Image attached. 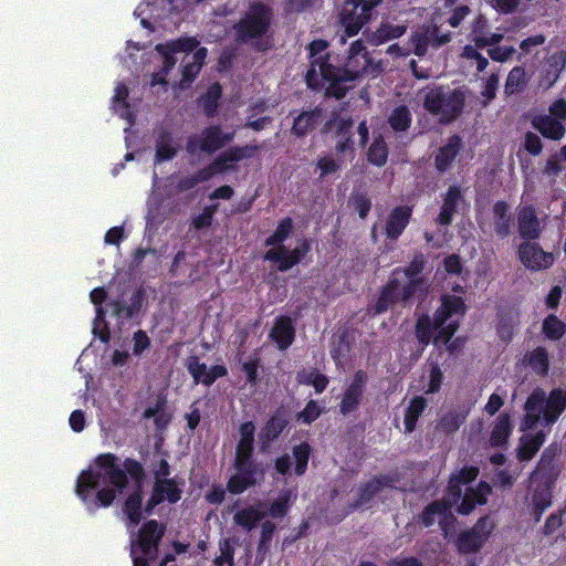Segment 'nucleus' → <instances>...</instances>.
<instances>
[{
  "label": "nucleus",
  "instance_id": "1",
  "mask_svg": "<svg viewBox=\"0 0 566 566\" xmlns=\"http://www.w3.org/2000/svg\"><path fill=\"white\" fill-rule=\"evenodd\" d=\"M313 64L318 65L322 80L327 82L325 96L337 101L344 98L353 88V85L347 83H353L365 75H378L382 71L381 62L373 60L360 39L349 45L343 63H335L331 56H327L314 61Z\"/></svg>",
  "mask_w": 566,
  "mask_h": 566
},
{
  "label": "nucleus",
  "instance_id": "2",
  "mask_svg": "<svg viewBox=\"0 0 566 566\" xmlns=\"http://www.w3.org/2000/svg\"><path fill=\"white\" fill-rule=\"evenodd\" d=\"M426 265L427 256L422 252H416L406 266L395 268L370 312L374 315L382 314L394 304L406 305L418 292H424L427 281L421 274Z\"/></svg>",
  "mask_w": 566,
  "mask_h": 566
},
{
  "label": "nucleus",
  "instance_id": "3",
  "mask_svg": "<svg viewBox=\"0 0 566 566\" xmlns=\"http://www.w3.org/2000/svg\"><path fill=\"white\" fill-rule=\"evenodd\" d=\"M117 461L118 458L111 452L101 453L94 460L101 470L106 471L105 478L113 489L122 493L129 484L128 478L132 479L133 485L145 483L146 470L142 462L134 458H126L120 468Z\"/></svg>",
  "mask_w": 566,
  "mask_h": 566
},
{
  "label": "nucleus",
  "instance_id": "4",
  "mask_svg": "<svg viewBox=\"0 0 566 566\" xmlns=\"http://www.w3.org/2000/svg\"><path fill=\"white\" fill-rule=\"evenodd\" d=\"M272 9L263 3L255 2L250 6L249 11L233 27L237 38L242 43L255 40L253 48L258 52L269 49V45L261 39L271 27Z\"/></svg>",
  "mask_w": 566,
  "mask_h": 566
},
{
  "label": "nucleus",
  "instance_id": "5",
  "mask_svg": "<svg viewBox=\"0 0 566 566\" xmlns=\"http://www.w3.org/2000/svg\"><path fill=\"white\" fill-rule=\"evenodd\" d=\"M465 94L461 88L450 90L446 86L430 88L423 97L422 106L432 116H438L439 123L450 124L463 112Z\"/></svg>",
  "mask_w": 566,
  "mask_h": 566
},
{
  "label": "nucleus",
  "instance_id": "6",
  "mask_svg": "<svg viewBox=\"0 0 566 566\" xmlns=\"http://www.w3.org/2000/svg\"><path fill=\"white\" fill-rule=\"evenodd\" d=\"M165 532L166 526L157 520H148L142 525L137 538L130 545L133 566H149L158 558L159 544Z\"/></svg>",
  "mask_w": 566,
  "mask_h": 566
},
{
  "label": "nucleus",
  "instance_id": "7",
  "mask_svg": "<svg viewBox=\"0 0 566 566\" xmlns=\"http://www.w3.org/2000/svg\"><path fill=\"white\" fill-rule=\"evenodd\" d=\"M233 467L235 473L227 482V490L231 494H242L248 489L255 486L258 479L264 475V469L254 458V454H234Z\"/></svg>",
  "mask_w": 566,
  "mask_h": 566
},
{
  "label": "nucleus",
  "instance_id": "8",
  "mask_svg": "<svg viewBox=\"0 0 566 566\" xmlns=\"http://www.w3.org/2000/svg\"><path fill=\"white\" fill-rule=\"evenodd\" d=\"M354 119L352 116H340L338 112H332L324 122L321 133L331 135L336 139L335 151L337 155L355 154Z\"/></svg>",
  "mask_w": 566,
  "mask_h": 566
},
{
  "label": "nucleus",
  "instance_id": "9",
  "mask_svg": "<svg viewBox=\"0 0 566 566\" xmlns=\"http://www.w3.org/2000/svg\"><path fill=\"white\" fill-rule=\"evenodd\" d=\"M494 530V524L489 515L480 517L475 524L462 531L454 541L459 554H476L484 546Z\"/></svg>",
  "mask_w": 566,
  "mask_h": 566
},
{
  "label": "nucleus",
  "instance_id": "10",
  "mask_svg": "<svg viewBox=\"0 0 566 566\" xmlns=\"http://www.w3.org/2000/svg\"><path fill=\"white\" fill-rule=\"evenodd\" d=\"M234 136V132L224 133L220 125H210L201 132L199 138L190 136L186 148L189 154H195L197 149L202 153L213 154L232 142Z\"/></svg>",
  "mask_w": 566,
  "mask_h": 566
},
{
  "label": "nucleus",
  "instance_id": "11",
  "mask_svg": "<svg viewBox=\"0 0 566 566\" xmlns=\"http://www.w3.org/2000/svg\"><path fill=\"white\" fill-rule=\"evenodd\" d=\"M182 486L184 482L179 481L176 476L154 481L150 496L144 506L145 514L151 515L154 510L164 502L169 504L178 503L182 497Z\"/></svg>",
  "mask_w": 566,
  "mask_h": 566
},
{
  "label": "nucleus",
  "instance_id": "12",
  "mask_svg": "<svg viewBox=\"0 0 566 566\" xmlns=\"http://www.w3.org/2000/svg\"><path fill=\"white\" fill-rule=\"evenodd\" d=\"M373 4H361L355 0H345L339 11V23L347 36L358 34L361 28L373 18Z\"/></svg>",
  "mask_w": 566,
  "mask_h": 566
},
{
  "label": "nucleus",
  "instance_id": "13",
  "mask_svg": "<svg viewBox=\"0 0 566 566\" xmlns=\"http://www.w3.org/2000/svg\"><path fill=\"white\" fill-rule=\"evenodd\" d=\"M260 149L258 145H244L233 146L218 155L206 169L212 172V177L216 174H224L228 171L237 170V163L243 159L252 158L255 153Z\"/></svg>",
  "mask_w": 566,
  "mask_h": 566
},
{
  "label": "nucleus",
  "instance_id": "14",
  "mask_svg": "<svg viewBox=\"0 0 566 566\" xmlns=\"http://www.w3.org/2000/svg\"><path fill=\"white\" fill-rule=\"evenodd\" d=\"M368 382V375L365 370L355 371L352 381L345 387L342 399L338 403L339 413L348 416L355 412L363 402Z\"/></svg>",
  "mask_w": 566,
  "mask_h": 566
},
{
  "label": "nucleus",
  "instance_id": "15",
  "mask_svg": "<svg viewBox=\"0 0 566 566\" xmlns=\"http://www.w3.org/2000/svg\"><path fill=\"white\" fill-rule=\"evenodd\" d=\"M521 263L531 271H541L551 268L554 263V255L544 251L534 241L522 242L517 248Z\"/></svg>",
  "mask_w": 566,
  "mask_h": 566
},
{
  "label": "nucleus",
  "instance_id": "16",
  "mask_svg": "<svg viewBox=\"0 0 566 566\" xmlns=\"http://www.w3.org/2000/svg\"><path fill=\"white\" fill-rule=\"evenodd\" d=\"M559 451L560 449L557 443H552L544 449L536 465V470L533 472V476L536 482L555 486L560 473V469L557 464Z\"/></svg>",
  "mask_w": 566,
  "mask_h": 566
},
{
  "label": "nucleus",
  "instance_id": "17",
  "mask_svg": "<svg viewBox=\"0 0 566 566\" xmlns=\"http://www.w3.org/2000/svg\"><path fill=\"white\" fill-rule=\"evenodd\" d=\"M185 367L193 379L196 385L202 384L210 387L218 378L228 375V369L223 365H212L210 368L205 363H201L199 357L191 355L186 358Z\"/></svg>",
  "mask_w": 566,
  "mask_h": 566
},
{
  "label": "nucleus",
  "instance_id": "18",
  "mask_svg": "<svg viewBox=\"0 0 566 566\" xmlns=\"http://www.w3.org/2000/svg\"><path fill=\"white\" fill-rule=\"evenodd\" d=\"M397 481L398 479L394 474L374 475L367 482L359 485L357 499L350 504V507L357 510L369 504L385 488H395Z\"/></svg>",
  "mask_w": 566,
  "mask_h": 566
},
{
  "label": "nucleus",
  "instance_id": "19",
  "mask_svg": "<svg viewBox=\"0 0 566 566\" xmlns=\"http://www.w3.org/2000/svg\"><path fill=\"white\" fill-rule=\"evenodd\" d=\"M324 117L325 108L321 105L307 111H302L293 119L291 134L296 138H304L322 124Z\"/></svg>",
  "mask_w": 566,
  "mask_h": 566
},
{
  "label": "nucleus",
  "instance_id": "20",
  "mask_svg": "<svg viewBox=\"0 0 566 566\" xmlns=\"http://www.w3.org/2000/svg\"><path fill=\"white\" fill-rule=\"evenodd\" d=\"M517 229L524 242L539 239L542 227L534 206L526 205L518 210Z\"/></svg>",
  "mask_w": 566,
  "mask_h": 566
},
{
  "label": "nucleus",
  "instance_id": "21",
  "mask_svg": "<svg viewBox=\"0 0 566 566\" xmlns=\"http://www.w3.org/2000/svg\"><path fill=\"white\" fill-rule=\"evenodd\" d=\"M555 486L536 482L532 490L527 510L535 523L542 520L544 512L553 504V490Z\"/></svg>",
  "mask_w": 566,
  "mask_h": 566
},
{
  "label": "nucleus",
  "instance_id": "22",
  "mask_svg": "<svg viewBox=\"0 0 566 566\" xmlns=\"http://www.w3.org/2000/svg\"><path fill=\"white\" fill-rule=\"evenodd\" d=\"M412 217V207L397 206L390 210L385 223L387 239L396 241L403 233Z\"/></svg>",
  "mask_w": 566,
  "mask_h": 566
},
{
  "label": "nucleus",
  "instance_id": "23",
  "mask_svg": "<svg viewBox=\"0 0 566 566\" xmlns=\"http://www.w3.org/2000/svg\"><path fill=\"white\" fill-rule=\"evenodd\" d=\"M464 203V196L462 189L458 185H452L448 188L442 198V206L436 219L437 223L448 227L452 223L453 216L458 212L459 207Z\"/></svg>",
  "mask_w": 566,
  "mask_h": 566
},
{
  "label": "nucleus",
  "instance_id": "24",
  "mask_svg": "<svg viewBox=\"0 0 566 566\" xmlns=\"http://www.w3.org/2000/svg\"><path fill=\"white\" fill-rule=\"evenodd\" d=\"M289 426V420L280 411L276 410L264 423L259 432V448L262 452L268 451L271 443L277 440L282 432Z\"/></svg>",
  "mask_w": 566,
  "mask_h": 566
},
{
  "label": "nucleus",
  "instance_id": "25",
  "mask_svg": "<svg viewBox=\"0 0 566 566\" xmlns=\"http://www.w3.org/2000/svg\"><path fill=\"white\" fill-rule=\"evenodd\" d=\"M144 483L133 485L132 492L126 496L123 503V513L127 518V526L135 527L144 518Z\"/></svg>",
  "mask_w": 566,
  "mask_h": 566
},
{
  "label": "nucleus",
  "instance_id": "26",
  "mask_svg": "<svg viewBox=\"0 0 566 566\" xmlns=\"http://www.w3.org/2000/svg\"><path fill=\"white\" fill-rule=\"evenodd\" d=\"M462 138L458 134H453L439 148L434 156V167L440 174L448 171L452 167V164L462 150Z\"/></svg>",
  "mask_w": 566,
  "mask_h": 566
},
{
  "label": "nucleus",
  "instance_id": "27",
  "mask_svg": "<svg viewBox=\"0 0 566 566\" xmlns=\"http://www.w3.org/2000/svg\"><path fill=\"white\" fill-rule=\"evenodd\" d=\"M502 33L489 31L488 19L479 14L472 22L470 39L476 48H486L499 44L503 40Z\"/></svg>",
  "mask_w": 566,
  "mask_h": 566
},
{
  "label": "nucleus",
  "instance_id": "28",
  "mask_svg": "<svg viewBox=\"0 0 566 566\" xmlns=\"http://www.w3.org/2000/svg\"><path fill=\"white\" fill-rule=\"evenodd\" d=\"M179 146L172 134L165 127L156 130L155 136V164L171 160L178 154Z\"/></svg>",
  "mask_w": 566,
  "mask_h": 566
},
{
  "label": "nucleus",
  "instance_id": "29",
  "mask_svg": "<svg viewBox=\"0 0 566 566\" xmlns=\"http://www.w3.org/2000/svg\"><path fill=\"white\" fill-rule=\"evenodd\" d=\"M269 336L276 343L280 350L287 349L295 339V327L292 318L285 315L277 316Z\"/></svg>",
  "mask_w": 566,
  "mask_h": 566
},
{
  "label": "nucleus",
  "instance_id": "30",
  "mask_svg": "<svg viewBox=\"0 0 566 566\" xmlns=\"http://www.w3.org/2000/svg\"><path fill=\"white\" fill-rule=\"evenodd\" d=\"M467 305L461 296L444 294L441 296V305L434 311L436 325L442 326L454 315L463 316Z\"/></svg>",
  "mask_w": 566,
  "mask_h": 566
},
{
  "label": "nucleus",
  "instance_id": "31",
  "mask_svg": "<svg viewBox=\"0 0 566 566\" xmlns=\"http://www.w3.org/2000/svg\"><path fill=\"white\" fill-rule=\"evenodd\" d=\"M531 125L534 129L539 132L543 137L552 140H560L566 133L563 123L547 114L534 115L531 119Z\"/></svg>",
  "mask_w": 566,
  "mask_h": 566
},
{
  "label": "nucleus",
  "instance_id": "32",
  "mask_svg": "<svg viewBox=\"0 0 566 566\" xmlns=\"http://www.w3.org/2000/svg\"><path fill=\"white\" fill-rule=\"evenodd\" d=\"M144 300V292L138 289L132 294L128 304L122 300H114L109 303V306L115 317L128 321L135 318L140 313Z\"/></svg>",
  "mask_w": 566,
  "mask_h": 566
},
{
  "label": "nucleus",
  "instance_id": "33",
  "mask_svg": "<svg viewBox=\"0 0 566 566\" xmlns=\"http://www.w3.org/2000/svg\"><path fill=\"white\" fill-rule=\"evenodd\" d=\"M327 46H328V42L326 40H323V39L313 40L308 44V46H307L311 66L306 71L305 81H306V84H307V86L310 88H316V86H317V70H318V65L314 66L313 62L316 61V60L326 59L327 56H331L332 61H336L337 60L329 52L326 53L325 55H321L327 49Z\"/></svg>",
  "mask_w": 566,
  "mask_h": 566
},
{
  "label": "nucleus",
  "instance_id": "34",
  "mask_svg": "<svg viewBox=\"0 0 566 566\" xmlns=\"http://www.w3.org/2000/svg\"><path fill=\"white\" fill-rule=\"evenodd\" d=\"M492 214L495 235L501 240L510 237L513 217L509 203L504 200L495 201L492 208Z\"/></svg>",
  "mask_w": 566,
  "mask_h": 566
},
{
  "label": "nucleus",
  "instance_id": "35",
  "mask_svg": "<svg viewBox=\"0 0 566 566\" xmlns=\"http://www.w3.org/2000/svg\"><path fill=\"white\" fill-rule=\"evenodd\" d=\"M566 409V397L562 388H554L546 397L543 419L546 424H554Z\"/></svg>",
  "mask_w": 566,
  "mask_h": 566
},
{
  "label": "nucleus",
  "instance_id": "36",
  "mask_svg": "<svg viewBox=\"0 0 566 566\" xmlns=\"http://www.w3.org/2000/svg\"><path fill=\"white\" fill-rule=\"evenodd\" d=\"M480 489L467 488L464 494L461 497V503L457 509L460 515H469L474 511L476 505H484L488 502L486 493L491 491V488L481 482Z\"/></svg>",
  "mask_w": 566,
  "mask_h": 566
},
{
  "label": "nucleus",
  "instance_id": "37",
  "mask_svg": "<svg viewBox=\"0 0 566 566\" xmlns=\"http://www.w3.org/2000/svg\"><path fill=\"white\" fill-rule=\"evenodd\" d=\"M513 432V423L509 413H501L491 430L489 444L492 448H504Z\"/></svg>",
  "mask_w": 566,
  "mask_h": 566
},
{
  "label": "nucleus",
  "instance_id": "38",
  "mask_svg": "<svg viewBox=\"0 0 566 566\" xmlns=\"http://www.w3.org/2000/svg\"><path fill=\"white\" fill-rule=\"evenodd\" d=\"M545 440L546 434L543 430H539L534 434L522 436L516 450L517 459L522 462L532 460L544 444Z\"/></svg>",
  "mask_w": 566,
  "mask_h": 566
},
{
  "label": "nucleus",
  "instance_id": "39",
  "mask_svg": "<svg viewBox=\"0 0 566 566\" xmlns=\"http://www.w3.org/2000/svg\"><path fill=\"white\" fill-rule=\"evenodd\" d=\"M103 474L92 469H86L81 472L76 480L75 493L83 501L87 502L91 497L92 491L98 489Z\"/></svg>",
  "mask_w": 566,
  "mask_h": 566
},
{
  "label": "nucleus",
  "instance_id": "40",
  "mask_svg": "<svg viewBox=\"0 0 566 566\" xmlns=\"http://www.w3.org/2000/svg\"><path fill=\"white\" fill-rule=\"evenodd\" d=\"M264 260L277 263L281 272L289 271L300 263V258L293 254L292 251H289L285 245L268 250L264 254Z\"/></svg>",
  "mask_w": 566,
  "mask_h": 566
},
{
  "label": "nucleus",
  "instance_id": "41",
  "mask_svg": "<svg viewBox=\"0 0 566 566\" xmlns=\"http://www.w3.org/2000/svg\"><path fill=\"white\" fill-rule=\"evenodd\" d=\"M388 155L389 148L384 136L380 134L375 136L366 153L367 161L381 168L387 164Z\"/></svg>",
  "mask_w": 566,
  "mask_h": 566
},
{
  "label": "nucleus",
  "instance_id": "42",
  "mask_svg": "<svg viewBox=\"0 0 566 566\" xmlns=\"http://www.w3.org/2000/svg\"><path fill=\"white\" fill-rule=\"evenodd\" d=\"M240 439L235 446L234 454H254L255 424L253 421H244L239 427Z\"/></svg>",
  "mask_w": 566,
  "mask_h": 566
},
{
  "label": "nucleus",
  "instance_id": "43",
  "mask_svg": "<svg viewBox=\"0 0 566 566\" xmlns=\"http://www.w3.org/2000/svg\"><path fill=\"white\" fill-rule=\"evenodd\" d=\"M441 326L436 325V316L431 318L428 314H422L417 318L415 326V335L418 343L422 346H428L434 337L433 331Z\"/></svg>",
  "mask_w": 566,
  "mask_h": 566
},
{
  "label": "nucleus",
  "instance_id": "44",
  "mask_svg": "<svg viewBox=\"0 0 566 566\" xmlns=\"http://www.w3.org/2000/svg\"><path fill=\"white\" fill-rule=\"evenodd\" d=\"M390 128L396 133L407 132L412 123V115L406 105L395 107L387 118Z\"/></svg>",
  "mask_w": 566,
  "mask_h": 566
},
{
  "label": "nucleus",
  "instance_id": "45",
  "mask_svg": "<svg viewBox=\"0 0 566 566\" xmlns=\"http://www.w3.org/2000/svg\"><path fill=\"white\" fill-rule=\"evenodd\" d=\"M426 407H427V400L421 396L413 397L410 400V402L405 411V418H403L405 432L411 433L415 430L417 421H418L419 417L423 413Z\"/></svg>",
  "mask_w": 566,
  "mask_h": 566
},
{
  "label": "nucleus",
  "instance_id": "46",
  "mask_svg": "<svg viewBox=\"0 0 566 566\" xmlns=\"http://www.w3.org/2000/svg\"><path fill=\"white\" fill-rule=\"evenodd\" d=\"M526 363L532 370L538 376H546L549 370V358L547 349L543 346H537L530 352L526 356Z\"/></svg>",
  "mask_w": 566,
  "mask_h": 566
},
{
  "label": "nucleus",
  "instance_id": "47",
  "mask_svg": "<svg viewBox=\"0 0 566 566\" xmlns=\"http://www.w3.org/2000/svg\"><path fill=\"white\" fill-rule=\"evenodd\" d=\"M407 31V27L403 24H392L389 22H382L374 33L375 44H384L388 41L402 36Z\"/></svg>",
  "mask_w": 566,
  "mask_h": 566
},
{
  "label": "nucleus",
  "instance_id": "48",
  "mask_svg": "<svg viewBox=\"0 0 566 566\" xmlns=\"http://www.w3.org/2000/svg\"><path fill=\"white\" fill-rule=\"evenodd\" d=\"M450 504L444 501L433 500L430 502L419 515V522L424 527H430L434 524L436 516H441V514L449 513Z\"/></svg>",
  "mask_w": 566,
  "mask_h": 566
},
{
  "label": "nucleus",
  "instance_id": "49",
  "mask_svg": "<svg viewBox=\"0 0 566 566\" xmlns=\"http://www.w3.org/2000/svg\"><path fill=\"white\" fill-rule=\"evenodd\" d=\"M222 87L219 83H213L207 90V92L201 96L200 103L203 109V113L207 117H212L217 113L219 101L221 98Z\"/></svg>",
  "mask_w": 566,
  "mask_h": 566
},
{
  "label": "nucleus",
  "instance_id": "50",
  "mask_svg": "<svg viewBox=\"0 0 566 566\" xmlns=\"http://www.w3.org/2000/svg\"><path fill=\"white\" fill-rule=\"evenodd\" d=\"M199 45V41L193 36H181L176 40L159 43L155 46L156 51L168 49L167 52L189 53Z\"/></svg>",
  "mask_w": 566,
  "mask_h": 566
},
{
  "label": "nucleus",
  "instance_id": "51",
  "mask_svg": "<svg viewBox=\"0 0 566 566\" xmlns=\"http://www.w3.org/2000/svg\"><path fill=\"white\" fill-rule=\"evenodd\" d=\"M265 516L264 512H261L252 506L239 510L233 516V521L237 525L245 528L247 531L253 530L258 523Z\"/></svg>",
  "mask_w": 566,
  "mask_h": 566
},
{
  "label": "nucleus",
  "instance_id": "52",
  "mask_svg": "<svg viewBox=\"0 0 566 566\" xmlns=\"http://www.w3.org/2000/svg\"><path fill=\"white\" fill-rule=\"evenodd\" d=\"M312 448L308 442H301L292 448V455L295 461L294 473L302 476L307 471Z\"/></svg>",
  "mask_w": 566,
  "mask_h": 566
},
{
  "label": "nucleus",
  "instance_id": "53",
  "mask_svg": "<svg viewBox=\"0 0 566 566\" xmlns=\"http://www.w3.org/2000/svg\"><path fill=\"white\" fill-rule=\"evenodd\" d=\"M409 41L412 44V53L418 57H423L428 52L429 44H431L429 25H422L415 30Z\"/></svg>",
  "mask_w": 566,
  "mask_h": 566
},
{
  "label": "nucleus",
  "instance_id": "54",
  "mask_svg": "<svg viewBox=\"0 0 566 566\" xmlns=\"http://www.w3.org/2000/svg\"><path fill=\"white\" fill-rule=\"evenodd\" d=\"M526 73L524 67L514 66L506 77L504 93L507 96L514 95L521 92L526 86Z\"/></svg>",
  "mask_w": 566,
  "mask_h": 566
},
{
  "label": "nucleus",
  "instance_id": "55",
  "mask_svg": "<svg viewBox=\"0 0 566 566\" xmlns=\"http://www.w3.org/2000/svg\"><path fill=\"white\" fill-rule=\"evenodd\" d=\"M293 231V220L291 217H285L280 220L275 231L265 239L266 247L284 245L283 242L289 239Z\"/></svg>",
  "mask_w": 566,
  "mask_h": 566
},
{
  "label": "nucleus",
  "instance_id": "56",
  "mask_svg": "<svg viewBox=\"0 0 566 566\" xmlns=\"http://www.w3.org/2000/svg\"><path fill=\"white\" fill-rule=\"evenodd\" d=\"M543 334L551 340H559L566 334V324L556 315H547L542 325Z\"/></svg>",
  "mask_w": 566,
  "mask_h": 566
},
{
  "label": "nucleus",
  "instance_id": "57",
  "mask_svg": "<svg viewBox=\"0 0 566 566\" xmlns=\"http://www.w3.org/2000/svg\"><path fill=\"white\" fill-rule=\"evenodd\" d=\"M212 178V172L209 169L200 168L193 175L181 178L176 188L180 192H185L195 188L198 184L208 181Z\"/></svg>",
  "mask_w": 566,
  "mask_h": 566
},
{
  "label": "nucleus",
  "instance_id": "58",
  "mask_svg": "<svg viewBox=\"0 0 566 566\" xmlns=\"http://www.w3.org/2000/svg\"><path fill=\"white\" fill-rule=\"evenodd\" d=\"M352 350V344L349 340V333L347 331L342 332L338 335L336 343L331 349V356L333 360L338 364L343 358H346Z\"/></svg>",
  "mask_w": 566,
  "mask_h": 566
},
{
  "label": "nucleus",
  "instance_id": "59",
  "mask_svg": "<svg viewBox=\"0 0 566 566\" xmlns=\"http://www.w3.org/2000/svg\"><path fill=\"white\" fill-rule=\"evenodd\" d=\"M324 412V408L316 400H308L304 409L296 413V420L303 424H311Z\"/></svg>",
  "mask_w": 566,
  "mask_h": 566
},
{
  "label": "nucleus",
  "instance_id": "60",
  "mask_svg": "<svg viewBox=\"0 0 566 566\" xmlns=\"http://www.w3.org/2000/svg\"><path fill=\"white\" fill-rule=\"evenodd\" d=\"M276 526L271 521H264L261 525V535L258 543V555H266L270 551V545L273 539V535L275 533Z\"/></svg>",
  "mask_w": 566,
  "mask_h": 566
},
{
  "label": "nucleus",
  "instance_id": "61",
  "mask_svg": "<svg viewBox=\"0 0 566 566\" xmlns=\"http://www.w3.org/2000/svg\"><path fill=\"white\" fill-rule=\"evenodd\" d=\"M465 415L449 411L440 420V428L446 434H452L459 430L461 424L465 421Z\"/></svg>",
  "mask_w": 566,
  "mask_h": 566
},
{
  "label": "nucleus",
  "instance_id": "62",
  "mask_svg": "<svg viewBox=\"0 0 566 566\" xmlns=\"http://www.w3.org/2000/svg\"><path fill=\"white\" fill-rule=\"evenodd\" d=\"M462 486L463 484L459 481V479L450 475L446 494L440 501H444L447 504L449 503L450 510H452V507L458 504L462 497Z\"/></svg>",
  "mask_w": 566,
  "mask_h": 566
},
{
  "label": "nucleus",
  "instance_id": "63",
  "mask_svg": "<svg viewBox=\"0 0 566 566\" xmlns=\"http://www.w3.org/2000/svg\"><path fill=\"white\" fill-rule=\"evenodd\" d=\"M349 203L353 206L360 219H365L370 212L371 200L365 192L352 195Z\"/></svg>",
  "mask_w": 566,
  "mask_h": 566
},
{
  "label": "nucleus",
  "instance_id": "64",
  "mask_svg": "<svg viewBox=\"0 0 566 566\" xmlns=\"http://www.w3.org/2000/svg\"><path fill=\"white\" fill-rule=\"evenodd\" d=\"M260 367H261V359L256 355L251 356L249 360L242 363L241 369L245 374L248 384H250L252 386L258 385Z\"/></svg>",
  "mask_w": 566,
  "mask_h": 566
}]
</instances>
